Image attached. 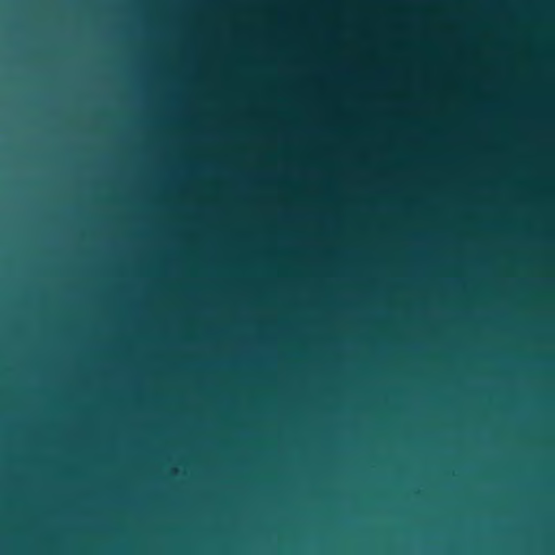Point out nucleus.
Segmentation results:
<instances>
[{"label": "nucleus", "instance_id": "1", "mask_svg": "<svg viewBox=\"0 0 555 555\" xmlns=\"http://www.w3.org/2000/svg\"><path fill=\"white\" fill-rule=\"evenodd\" d=\"M25 555H35V376H25Z\"/></svg>", "mask_w": 555, "mask_h": 555}, {"label": "nucleus", "instance_id": "2", "mask_svg": "<svg viewBox=\"0 0 555 555\" xmlns=\"http://www.w3.org/2000/svg\"><path fill=\"white\" fill-rule=\"evenodd\" d=\"M39 462V456L37 455V463ZM39 511V503L37 502V512Z\"/></svg>", "mask_w": 555, "mask_h": 555}, {"label": "nucleus", "instance_id": "3", "mask_svg": "<svg viewBox=\"0 0 555 555\" xmlns=\"http://www.w3.org/2000/svg\"><path fill=\"white\" fill-rule=\"evenodd\" d=\"M36 27H39V22L38 21L36 22Z\"/></svg>", "mask_w": 555, "mask_h": 555}, {"label": "nucleus", "instance_id": "4", "mask_svg": "<svg viewBox=\"0 0 555 555\" xmlns=\"http://www.w3.org/2000/svg\"><path fill=\"white\" fill-rule=\"evenodd\" d=\"M36 27H39V22L38 21L36 22Z\"/></svg>", "mask_w": 555, "mask_h": 555}]
</instances>
